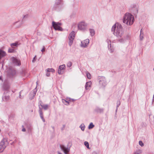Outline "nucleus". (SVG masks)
<instances>
[{"label": "nucleus", "mask_w": 154, "mask_h": 154, "mask_svg": "<svg viewBox=\"0 0 154 154\" xmlns=\"http://www.w3.org/2000/svg\"><path fill=\"white\" fill-rule=\"evenodd\" d=\"M106 42L108 46L111 45V41L109 39L107 38Z\"/></svg>", "instance_id": "a878e982"}, {"label": "nucleus", "mask_w": 154, "mask_h": 154, "mask_svg": "<svg viewBox=\"0 0 154 154\" xmlns=\"http://www.w3.org/2000/svg\"><path fill=\"white\" fill-rule=\"evenodd\" d=\"M62 0H57L56 3L57 5L60 4L62 2Z\"/></svg>", "instance_id": "c756f323"}, {"label": "nucleus", "mask_w": 154, "mask_h": 154, "mask_svg": "<svg viewBox=\"0 0 154 154\" xmlns=\"http://www.w3.org/2000/svg\"><path fill=\"white\" fill-rule=\"evenodd\" d=\"M79 127L82 131H84L85 128V126L84 124L82 123L80 126Z\"/></svg>", "instance_id": "5701e85b"}, {"label": "nucleus", "mask_w": 154, "mask_h": 154, "mask_svg": "<svg viewBox=\"0 0 154 154\" xmlns=\"http://www.w3.org/2000/svg\"><path fill=\"white\" fill-rule=\"evenodd\" d=\"M92 83L91 81H89L86 83L85 85V88L86 90H89L91 87Z\"/></svg>", "instance_id": "ddd939ff"}, {"label": "nucleus", "mask_w": 154, "mask_h": 154, "mask_svg": "<svg viewBox=\"0 0 154 154\" xmlns=\"http://www.w3.org/2000/svg\"><path fill=\"white\" fill-rule=\"evenodd\" d=\"M71 145L65 146L63 145L60 146L61 149L63 152L65 154H68L70 151Z\"/></svg>", "instance_id": "423d86ee"}, {"label": "nucleus", "mask_w": 154, "mask_h": 154, "mask_svg": "<svg viewBox=\"0 0 154 154\" xmlns=\"http://www.w3.org/2000/svg\"><path fill=\"white\" fill-rule=\"evenodd\" d=\"M9 88V87H8V88Z\"/></svg>", "instance_id": "a18cd8bd"}, {"label": "nucleus", "mask_w": 154, "mask_h": 154, "mask_svg": "<svg viewBox=\"0 0 154 154\" xmlns=\"http://www.w3.org/2000/svg\"><path fill=\"white\" fill-rule=\"evenodd\" d=\"M42 121H43L44 122H45V119H44H44H42Z\"/></svg>", "instance_id": "a19ab883"}, {"label": "nucleus", "mask_w": 154, "mask_h": 154, "mask_svg": "<svg viewBox=\"0 0 154 154\" xmlns=\"http://www.w3.org/2000/svg\"><path fill=\"white\" fill-rule=\"evenodd\" d=\"M94 126V125H93L92 122H91L88 126V128L89 129H91L93 128Z\"/></svg>", "instance_id": "393cba45"}, {"label": "nucleus", "mask_w": 154, "mask_h": 154, "mask_svg": "<svg viewBox=\"0 0 154 154\" xmlns=\"http://www.w3.org/2000/svg\"><path fill=\"white\" fill-rule=\"evenodd\" d=\"M39 106H41L45 110L47 109L49 107V105L47 104L42 105L40 104Z\"/></svg>", "instance_id": "2eb2a0df"}, {"label": "nucleus", "mask_w": 154, "mask_h": 154, "mask_svg": "<svg viewBox=\"0 0 154 154\" xmlns=\"http://www.w3.org/2000/svg\"><path fill=\"white\" fill-rule=\"evenodd\" d=\"M22 131L23 132L26 131V129L25 128H23L22 129Z\"/></svg>", "instance_id": "4c0bfd02"}, {"label": "nucleus", "mask_w": 154, "mask_h": 154, "mask_svg": "<svg viewBox=\"0 0 154 154\" xmlns=\"http://www.w3.org/2000/svg\"><path fill=\"white\" fill-rule=\"evenodd\" d=\"M84 145L88 149H90V148L89 147V144L87 141L84 142Z\"/></svg>", "instance_id": "b1692460"}, {"label": "nucleus", "mask_w": 154, "mask_h": 154, "mask_svg": "<svg viewBox=\"0 0 154 154\" xmlns=\"http://www.w3.org/2000/svg\"><path fill=\"white\" fill-rule=\"evenodd\" d=\"M72 65V63L71 62H68L67 64V66L68 67H70Z\"/></svg>", "instance_id": "7c9ffc66"}, {"label": "nucleus", "mask_w": 154, "mask_h": 154, "mask_svg": "<svg viewBox=\"0 0 154 154\" xmlns=\"http://www.w3.org/2000/svg\"><path fill=\"white\" fill-rule=\"evenodd\" d=\"M89 32L90 33V35L91 36H93L95 34V32L94 30L92 29H89Z\"/></svg>", "instance_id": "dca6fc26"}, {"label": "nucleus", "mask_w": 154, "mask_h": 154, "mask_svg": "<svg viewBox=\"0 0 154 154\" xmlns=\"http://www.w3.org/2000/svg\"><path fill=\"white\" fill-rule=\"evenodd\" d=\"M140 40H142L143 38V32H142V29L140 30Z\"/></svg>", "instance_id": "aec40b11"}, {"label": "nucleus", "mask_w": 154, "mask_h": 154, "mask_svg": "<svg viewBox=\"0 0 154 154\" xmlns=\"http://www.w3.org/2000/svg\"><path fill=\"white\" fill-rule=\"evenodd\" d=\"M111 31L114 35L118 38V42L120 43H125L130 38L128 35L123 36L124 31L122 26L119 23H116L112 26Z\"/></svg>", "instance_id": "f257e3e1"}, {"label": "nucleus", "mask_w": 154, "mask_h": 154, "mask_svg": "<svg viewBox=\"0 0 154 154\" xmlns=\"http://www.w3.org/2000/svg\"><path fill=\"white\" fill-rule=\"evenodd\" d=\"M142 150L140 149H138L134 152L133 154H140L142 153Z\"/></svg>", "instance_id": "4be33fe9"}, {"label": "nucleus", "mask_w": 154, "mask_h": 154, "mask_svg": "<svg viewBox=\"0 0 154 154\" xmlns=\"http://www.w3.org/2000/svg\"><path fill=\"white\" fill-rule=\"evenodd\" d=\"M52 25L54 29L56 30L62 31V29L60 27L61 23L54 22H52Z\"/></svg>", "instance_id": "6e6552de"}, {"label": "nucleus", "mask_w": 154, "mask_h": 154, "mask_svg": "<svg viewBox=\"0 0 154 154\" xmlns=\"http://www.w3.org/2000/svg\"><path fill=\"white\" fill-rule=\"evenodd\" d=\"M88 23L85 21H82L78 24V28L79 30L85 31L87 30Z\"/></svg>", "instance_id": "7ed1b4c3"}, {"label": "nucleus", "mask_w": 154, "mask_h": 154, "mask_svg": "<svg viewBox=\"0 0 154 154\" xmlns=\"http://www.w3.org/2000/svg\"><path fill=\"white\" fill-rule=\"evenodd\" d=\"M90 40L88 39H86L81 42L80 46L81 47L85 48L88 47L89 43Z\"/></svg>", "instance_id": "0eeeda50"}, {"label": "nucleus", "mask_w": 154, "mask_h": 154, "mask_svg": "<svg viewBox=\"0 0 154 154\" xmlns=\"http://www.w3.org/2000/svg\"><path fill=\"white\" fill-rule=\"evenodd\" d=\"M75 36V33L73 31H72L69 34L68 37L69 38V45L70 46H71L72 44L73 40L74 39Z\"/></svg>", "instance_id": "39448f33"}, {"label": "nucleus", "mask_w": 154, "mask_h": 154, "mask_svg": "<svg viewBox=\"0 0 154 154\" xmlns=\"http://www.w3.org/2000/svg\"><path fill=\"white\" fill-rule=\"evenodd\" d=\"M121 104V102L120 101H118L117 103V106L116 107V112H117L119 106Z\"/></svg>", "instance_id": "cd10ccee"}, {"label": "nucleus", "mask_w": 154, "mask_h": 154, "mask_svg": "<svg viewBox=\"0 0 154 154\" xmlns=\"http://www.w3.org/2000/svg\"><path fill=\"white\" fill-rule=\"evenodd\" d=\"M28 16V15H25L24 17H24H27Z\"/></svg>", "instance_id": "79ce46f5"}, {"label": "nucleus", "mask_w": 154, "mask_h": 154, "mask_svg": "<svg viewBox=\"0 0 154 154\" xmlns=\"http://www.w3.org/2000/svg\"><path fill=\"white\" fill-rule=\"evenodd\" d=\"M5 148V141L4 140H3L0 143V152H3Z\"/></svg>", "instance_id": "f8f14e48"}, {"label": "nucleus", "mask_w": 154, "mask_h": 154, "mask_svg": "<svg viewBox=\"0 0 154 154\" xmlns=\"http://www.w3.org/2000/svg\"><path fill=\"white\" fill-rule=\"evenodd\" d=\"M46 72H52L53 73L55 72V70L53 68H48L46 70Z\"/></svg>", "instance_id": "a211bd4d"}, {"label": "nucleus", "mask_w": 154, "mask_h": 154, "mask_svg": "<svg viewBox=\"0 0 154 154\" xmlns=\"http://www.w3.org/2000/svg\"><path fill=\"white\" fill-rule=\"evenodd\" d=\"M57 154H62V153L58 151H57Z\"/></svg>", "instance_id": "ea45409f"}, {"label": "nucleus", "mask_w": 154, "mask_h": 154, "mask_svg": "<svg viewBox=\"0 0 154 154\" xmlns=\"http://www.w3.org/2000/svg\"><path fill=\"white\" fill-rule=\"evenodd\" d=\"M100 86L101 87H104L107 84V82L105 77L103 76H100L98 78Z\"/></svg>", "instance_id": "20e7f679"}, {"label": "nucleus", "mask_w": 154, "mask_h": 154, "mask_svg": "<svg viewBox=\"0 0 154 154\" xmlns=\"http://www.w3.org/2000/svg\"><path fill=\"white\" fill-rule=\"evenodd\" d=\"M108 48L109 51L111 53H112L114 51V49L113 47L111 45H109L108 46Z\"/></svg>", "instance_id": "f3484780"}, {"label": "nucleus", "mask_w": 154, "mask_h": 154, "mask_svg": "<svg viewBox=\"0 0 154 154\" xmlns=\"http://www.w3.org/2000/svg\"><path fill=\"white\" fill-rule=\"evenodd\" d=\"M66 66L65 64H63L59 66L57 72L59 75L63 74L66 69Z\"/></svg>", "instance_id": "9d476101"}, {"label": "nucleus", "mask_w": 154, "mask_h": 154, "mask_svg": "<svg viewBox=\"0 0 154 154\" xmlns=\"http://www.w3.org/2000/svg\"><path fill=\"white\" fill-rule=\"evenodd\" d=\"M13 50L9 49V50H8V52H13Z\"/></svg>", "instance_id": "e433bc0d"}, {"label": "nucleus", "mask_w": 154, "mask_h": 154, "mask_svg": "<svg viewBox=\"0 0 154 154\" xmlns=\"http://www.w3.org/2000/svg\"><path fill=\"white\" fill-rule=\"evenodd\" d=\"M1 79V77H0V79Z\"/></svg>", "instance_id": "c03bdc74"}, {"label": "nucleus", "mask_w": 154, "mask_h": 154, "mask_svg": "<svg viewBox=\"0 0 154 154\" xmlns=\"http://www.w3.org/2000/svg\"><path fill=\"white\" fill-rule=\"evenodd\" d=\"M75 100L69 97H66L65 99H62V103L65 105L68 106L70 102H74Z\"/></svg>", "instance_id": "1a4fd4ad"}, {"label": "nucleus", "mask_w": 154, "mask_h": 154, "mask_svg": "<svg viewBox=\"0 0 154 154\" xmlns=\"http://www.w3.org/2000/svg\"><path fill=\"white\" fill-rule=\"evenodd\" d=\"M40 116V117H41V119H44V117H43V115Z\"/></svg>", "instance_id": "58836bf2"}, {"label": "nucleus", "mask_w": 154, "mask_h": 154, "mask_svg": "<svg viewBox=\"0 0 154 154\" xmlns=\"http://www.w3.org/2000/svg\"><path fill=\"white\" fill-rule=\"evenodd\" d=\"M39 106V109L38 111H39V114H40V116L42 115H43V112H42V109H41L40 107V106Z\"/></svg>", "instance_id": "c85d7f7f"}, {"label": "nucleus", "mask_w": 154, "mask_h": 154, "mask_svg": "<svg viewBox=\"0 0 154 154\" xmlns=\"http://www.w3.org/2000/svg\"><path fill=\"white\" fill-rule=\"evenodd\" d=\"M86 74L87 78L89 79H91V74L88 72H86Z\"/></svg>", "instance_id": "bb28decb"}, {"label": "nucleus", "mask_w": 154, "mask_h": 154, "mask_svg": "<svg viewBox=\"0 0 154 154\" xmlns=\"http://www.w3.org/2000/svg\"><path fill=\"white\" fill-rule=\"evenodd\" d=\"M35 92H34V93H33V95L34 96L35 95Z\"/></svg>", "instance_id": "37998d69"}, {"label": "nucleus", "mask_w": 154, "mask_h": 154, "mask_svg": "<svg viewBox=\"0 0 154 154\" xmlns=\"http://www.w3.org/2000/svg\"><path fill=\"white\" fill-rule=\"evenodd\" d=\"M36 56H35V57L33 58L32 61L33 63H34L36 60L35 59Z\"/></svg>", "instance_id": "72a5a7b5"}, {"label": "nucleus", "mask_w": 154, "mask_h": 154, "mask_svg": "<svg viewBox=\"0 0 154 154\" xmlns=\"http://www.w3.org/2000/svg\"><path fill=\"white\" fill-rule=\"evenodd\" d=\"M9 100V97L8 96H5L2 97V100L6 101Z\"/></svg>", "instance_id": "412c9836"}, {"label": "nucleus", "mask_w": 154, "mask_h": 154, "mask_svg": "<svg viewBox=\"0 0 154 154\" xmlns=\"http://www.w3.org/2000/svg\"><path fill=\"white\" fill-rule=\"evenodd\" d=\"M11 60L15 65L19 66L21 64L20 61L14 57H12L11 58Z\"/></svg>", "instance_id": "9b49d317"}, {"label": "nucleus", "mask_w": 154, "mask_h": 154, "mask_svg": "<svg viewBox=\"0 0 154 154\" xmlns=\"http://www.w3.org/2000/svg\"><path fill=\"white\" fill-rule=\"evenodd\" d=\"M6 52L1 50H0V60L3 57L6 56Z\"/></svg>", "instance_id": "4468645a"}, {"label": "nucleus", "mask_w": 154, "mask_h": 154, "mask_svg": "<svg viewBox=\"0 0 154 154\" xmlns=\"http://www.w3.org/2000/svg\"><path fill=\"white\" fill-rule=\"evenodd\" d=\"M46 76H48H48H50V73H49V72H46Z\"/></svg>", "instance_id": "f704fd0d"}, {"label": "nucleus", "mask_w": 154, "mask_h": 154, "mask_svg": "<svg viewBox=\"0 0 154 154\" xmlns=\"http://www.w3.org/2000/svg\"><path fill=\"white\" fill-rule=\"evenodd\" d=\"M139 144L142 147L144 146V144L141 141H140L139 142Z\"/></svg>", "instance_id": "2f4dec72"}, {"label": "nucleus", "mask_w": 154, "mask_h": 154, "mask_svg": "<svg viewBox=\"0 0 154 154\" xmlns=\"http://www.w3.org/2000/svg\"><path fill=\"white\" fill-rule=\"evenodd\" d=\"M17 45V43H15L11 44V46L12 48H14V46H16Z\"/></svg>", "instance_id": "473e14b6"}, {"label": "nucleus", "mask_w": 154, "mask_h": 154, "mask_svg": "<svg viewBox=\"0 0 154 154\" xmlns=\"http://www.w3.org/2000/svg\"><path fill=\"white\" fill-rule=\"evenodd\" d=\"M22 24V22L20 21L15 22L14 24L17 27H19L21 26Z\"/></svg>", "instance_id": "6ab92c4d"}, {"label": "nucleus", "mask_w": 154, "mask_h": 154, "mask_svg": "<svg viewBox=\"0 0 154 154\" xmlns=\"http://www.w3.org/2000/svg\"><path fill=\"white\" fill-rule=\"evenodd\" d=\"M41 51L42 52H43L44 51H45V47H43V48L42 49V50H41Z\"/></svg>", "instance_id": "c9c22d12"}, {"label": "nucleus", "mask_w": 154, "mask_h": 154, "mask_svg": "<svg viewBox=\"0 0 154 154\" xmlns=\"http://www.w3.org/2000/svg\"><path fill=\"white\" fill-rule=\"evenodd\" d=\"M123 22L128 26H131L134 22V18L133 15L129 13L125 14L122 18Z\"/></svg>", "instance_id": "f03ea898"}]
</instances>
